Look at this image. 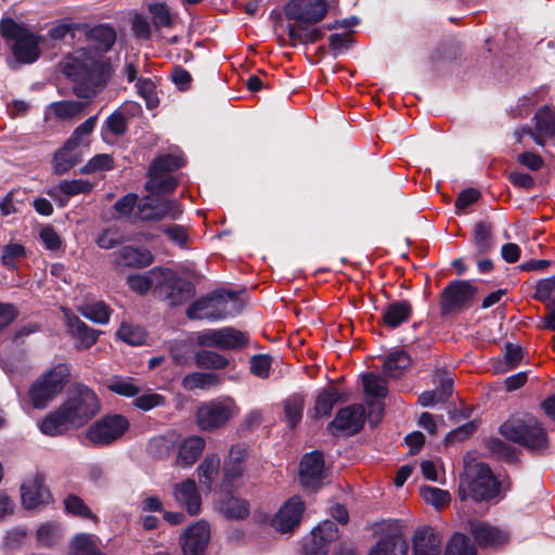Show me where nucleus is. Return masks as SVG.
I'll use <instances>...</instances> for the list:
<instances>
[{"label":"nucleus","instance_id":"nucleus-1","mask_svg":"<svg viewBox=\"0 0 555 555\" xmlns=\"http://www.w3.org/2000/svg\"><path fill=\"white\" fill-rule=\"evenodd\" d=\"M63 73L73 82V92L76 96L91 99L107 85L112 66L108 61L83 51L78 56L66 59Z\"/></svg>","mask_w":555,"mask_h":555},{"label":"nucleus","instance_id":"nucleus-2","mask_svg":"<svg viewBox=\"0 0 555 555\" xmlns=\"http://www.w3.org/2000/svg\"><path fill=\"white\" fill-rule=\"evenodd\" d=\"M499 433L507 441L524 447L530 453L543 454L550 447L543 424L530 413L509 416L500 425Z\"/></svg>","mask_w":555,"mask_h":555},{"label":"nucleus","instance_id":"nucleus-3","mask_svg":"<svg viewBox=\"0 0 555 555\" xmlns=\"http://www.w3.org/2000/svg\"><path fill=\"white\" fill-rule=\"evenodd\" d=\"M70 369L66 363H57L37 377L28 389V398L35 409H46L68 383Z\"/></svg>","mask_w":555,"mask_h":555},{"label":"nucleus","instance_id":"nucleus-4","mask_svg":"<svg viewBox=\"0 0 555 555\" xmlns=\"http://www.w3.org/2000/svg\"><path fill=\"white\" fill-rule=\"evenodd\" d=\"M0 35L4 40L14 41L12 53L15 60L23 64H31L40 56V39L25 25L12 17L0 21Z\"/></svg>","mask_w":555,"mask_h":555},{"label":"nucleus","instance_id":"nucleus-5","mask_svg":"<svg viewBox=\"0 0 555 555\" xmlns=\"http://www.w3.org/2000/svg\"><path fill=\"white\" fill-rule=\"evenodd\" d=\"M501 491V482L495 478L487 463L476 464V475L472 478H461L457 494L461 501L470 496L475 502H489Z\"/></svg>","mask_w":555,"mask_h":555},{"label":"nucleus","instance_id":"nucleus-6","mask_svg":"<svg viewBox=\"0 0 555 555\" xmlns=\"http://www.w3.org/2000/svg\"><path fill=\"white\" fill-rule=\"evenodd\" d=\"M63 404L73 417L75 427L88 424L101 409V402L95 391L78 382L72 384Z\"/></svg>","mask_w":555,"mask_h":555},{"label":"nucleus","instance_id":"nucleus-7","mask_svg":"<svg viewBox=\"0 0 555 555\" xmlns=\"http://www.w3.org/2000/svg\"><path fill=\"white\" fill-rule=\"evenodd\" d=\"M158 279L157 286L153 289L154 296L170 307L181 306L195 295V285L171 269L162 267Z\"/></svg>","mask_w":555,"mask_h":555},{"label":"nucleus","instance_id":"nucleus-8","mask_svg":"<svg viewBox=\"0 0 555 555\" xmlns=\"http://www.w3.org/2000/svg\"><path fill=\"white\" fill-rule=\"evenodd\" d=\"M477 293V286L469 280L450 281L440 293L441 317H448L467 310L472 307Z\"/></svg>","mask_w":555,"mask_h":555},{"label":"nucleus","instance_id":"nucleus-9","mask_svg":"<svg viewBox=\"0 0 555 555\" xmlns=\"http://www.w3.org/2000/svg\"><path fill=\"white\" fill-rule=\"evenodd\" d=\"M129 428L130 422L125 415L106 414L88 428L86 436L96 447H108L119 440Z\"/></svg>","mask_w":555,"mask_h":555},{"label":"nucleus","instance_id":"nucleus-10","mask_svg":"<svg viewBox=\"0 0 555 555\" xmlns=\"http://www.w3.org/2000/svg\"><path fill=\"white\" fill-rule=\"evenodd\" d=\"M236 414L232 399H215L202 403L196 410V424L204 431H215L224 427Z\"/></svg>","mask_w":555,"mask_h":555},{"label":"nucleus","instance_id":"nucleus-11","mask_svg":"<svg viewBox=\"0 0 555 555\" xmlns=\"http://www.w3.org/2000/svg\"><path fill=\"white\" fill-rule=\"evenodd\" d=\"M328 472L322 451L305 453L299 462L298 481L308 493H318L326 483Z\"/></svg>","mask_w":555,"mask_h":555},{"label":"nucleus","instance_id":"nucleus-12","mask_svg":"<svg viewBox=\"0 0 555 555\" xmlns=\"http://www.w3.org/2000/svg\"><path fill=\"white\" fill-rule=\"evenodd\" d=\"M326 0H289L284 5L287 21H295L300 30L322 22L328 12Z\"/></svg>","mask_w":555,"mask_h":555},{"label":"nucleus","instance_id":"nucleus-13","mask_svg":"<svg viewBox=\"0 0 555 555\" xmlns=\"http://www.w3.org/2000/svg\"><path fill=\"white\" fill-rule=\"evenodd\" d=\"M138 212L142 221H162L165 218L177 220L182 216L183 207L177 199L147 194L138 205Z\"/></svg>","mask_w":555,"mask_h":555},{"label":"nucleus","instance_id":"nucleus-14","mask_svg":"<svg viewBox=\"0 0 555 555\" xmlns=\"http://www.w3.org/2000/svg\"><path fill=\"white\" fill-rule=\"evenodd\" d=\"M209 541L210 526L203 519L188 526L179 537L183 555H207Z\"/></svg>","mask_w":555,"mask_h":555},{"label":"nucleus","instance_id":"nucleus-15","mask_svg":"<svg viewBox=\"0 0 555 555\" xmlns=\"http://www.w3.org/2000/svg\"><path fill=\"white\" fill-rule=\"evenodd\" d=\"M64 318L66 333L74 339L76 350L90 349L102 334V331L89 326L68 308L64 309Z\"/></svg>","mask_w":555,"mask_h":555},{"label":"nucleus","instance_id":"nucleus-16","mask_svg":"<svg viewBox=\"0 0 555 555\" xmlns=\"http://www.w3.org/2000/svg\"><path fill=\"white\" fill-rule=\"evenodd\" d=\"M306 504L300 495L291 496L272 519V526L282 533L293 532L301 522Z\"/></svg>","mask_w":555,"mask_h":555},{"label":"nucleus","instance_id":"nucleus-17","mask_svg":"<svg viewBox=\"0 0 555 555\" xmlns=\"http://www.w3.org/2000/svg\"><path fill=\"white\" fill-rule=\"evenodd\" d=\"M365 423V410L362 404L353 403L341 408L336 412L333 421L327 424V431L332 435L335 430H350L358 434L363 429Z\"/></svg>","mask_w":555,"mask_h":555},{"label":"nucleus","instance_id":"nucleus-18","mask_svg":"<svg viewBox=\"0 0 555 555\" xmlns=\"http://www.w3.org/2000/svg\"><path fill=\"white\" fill-rule=\"evenodd\" d=\"M44 482V475L36 473L33 478L22 483L21 498L22 504L26 509H34L50 503L52 495Z\"/></svg>","mask_w":555,"mask_h":555},{"label":"nucleus","instance_id":"nucleus-19","mask_svg":"<svg viewBox=\"0 0 555 555\" xmlns=\"http://www.w3.org/2000/svg\"><path fill=\"white\" fill-rule=\"evenodd\" d=\"M311 535L302 555H326L330 544L339 538L338 527L332 520H324L311 531Z\"/></svg>","mask_w":555,"mask_h":555},{"label":"nucleus","instance_id":"nucleus-20","mask_svg":"<svg viewBox=\"0 0 555 555\" xmlns=\"http://www.w3.org/2000/svg\"><path fill=\"white\" fill-rule=\"evenodd\" d=\"M153 254L146 248L126 245L114 253V264L116 267L142 269L152 264Z\"/></svg>","mask_w":555,"mask_h":555},{"label":"nucleus","instance_id":"nucleus-21","mask_svg":"<svg viewBox=\"0 0 555 555\" xmlns=\"http://www.w3.org/2000/svg\"><path fill=\"white\" fill-rule=\"evenodd\" d=\"M533 119L535 120L534 129L528 128L525 131L538 145L544 146L545 139L555 135V109L544 105L537 111Z\"/></svg>","mask_w":555,"mask_h":555},{"label":"nucleus","instance_id":"nucleus-22","mask_svg":"<svg viewBox=\"0 0 555 555\" xmlns=\"http://www.w3.org/2000/svg\"><path fill=\"white\" fill-rule=\"evenodd\" d=\"M81 162V149L65 141L64 144L53 153L51 162L52 172L56 176H63Z\"/></svg>","mask_w":555,"mask_h":555},{"label":"nucleus","instance_id":"nucleus-23","mask_svg":"<svg viewBox=\"0 0 555 555\" xmlns=\"http://www.w3.org/2000/svg\"><path fill=\"white\" fill-rule=\"evenodd\" d=\"M494 227L488 220H479L475 223L472 234V243L475 247L473 258L491 254L495 249Z\"/></svg>","mask_w":555,"mask_h":555},{"label":"nucleus","instance_id":"nucleus-24","mask_svg":"<svg viewBox=\"0 0 555 555\" xmlns=\"http://www.w3.org/2000/svg\"><path fill=\"white\" fill-rule=\"evenodd\" d=\"M470 533L475 542L481 547H499L509 541V535L487 522H478L472 527Z\"/></svg>","mask_w":555,"mask_h":555},{"label":"nucleus","instance_id":"nucleus-25","mask_svg":"<svg viewBox=\"0 0 555 555\" xmlns=\"http://www.w3.org/2000/svg\"><path fill=\"white\" fill-rule=\"evenodd\" d=\"M412 315L413 307L409 300H395L385 307L378 323L390 330H395L409 322Z\"/></svg>","mask_w":555,"mask_h":555},{"label":"nucleus","instance_id":"nucleus-26","mask_svg":"<svg viewBox=\"0 0 555 555\" xmlns=\"http://www.w3.org/2000/svg\"><path fill=\"white\" fill-rule=\"evenodd\" d=\"M441 540L430 526L418 527L413 534V555H439Z\"/></svg>","mask_w":555,"mask_h":555},{"label":"nucleus","instance_id":"nucleus-27","mask_svg":"<svg viewBox=\"0 0 555 555\" xmlns=\"http://www.w3.org/2000/svg\"><path fill=\"white\" fill-rule=\"evenodd\" d=\"M75 427V422L62 403L55 411L49 413L40 424V430L47 436H59Z\"/></svg>","mask_w":555,"mask_h":555},{"label":"nucleus","instance_id":"nucleus-28","mask_svg":"<svg viewBox=\"0 0 555 555\" xmlns=\"http://www.w3.org/2000/svg\"><path fill=\"white\" fill-rule=\"evenodd\" d=\"M173 494L177 502L184 506L191 516H195L199 513L202 499L194 480L186 479L177 483Z\"/></svg>","mask_w":555,"mask_h":555},{"label":"nucleus","instance_id":"nucleus-29","mask_svg":"<svg viewBox=\"0 0 555 555\" xmlns=\"http://www.w3.org/2000/svg\"><path fill=\"white\" fill-rule=\"evenodd\" d=\"M248 452L246 447L234 444L229 451L228 457L223 463L224 481H234L243 476L246 468Z\"/></svg>","mask_w":555,"mask_h":555},{"label":"nucleus","instance_id":"nucleus-30","mask_svg":"<svg viewBox=\"0 0 555 555\" xmlns=\"http://www.w3.org/2000/svg\"><path fill=\"white\" fill-rule=\"evenodd\" d=\"M222 296L219 293H208L199 299L193 301L186 309L185 314L190 320H220L228 317V312H210V305L214 300H220Z\"/></svg>","mask_w":555,"mask_h":555},{"label":"nucleus","instance_id":"nucleus-31","mask_svg":"<svg viewBox=\"0 0 555 555\" xmlns=\"http://www.w3.org/2000/svg\"><path fill=\"white\" fill-rule=\"evenodd\" d=\"M146 177L144 189L150 195L158 197L171 195L179 185V179L172 175L153 173L147 169Z\"/></svg>","mask_w":555,"mask_h":555},{"label":"nucleus","instance_id":"nucleus-32","mask_svg":"<svg viewBox=\"0 0 555 555\" xmlns=\"http://www.w3.org/2000/svg\"><path fill=\"white\" fill-rule=\"evenodd\" d=\"M219 511L227 519L244 520L250 514V505L247 500L227 493L219 501Z\"/></svg>","mask_w":555,"mask_h":555},{"label":"nucleus","instance_id":"nucleus-33","mask_svg":"<svg viewBox=\"0 0 555 555\" xmlns=\"http://www.w3.org/2000/svg\"><path fill=\"white\" fill-rule=\"evenodd\" d=\"M205 440L199 436L186 438L178 449L177 464L181 467L192 466L202 455Z\"/></svg>","mask_w":555,"mask_h":555},{"label":"nucleus","instance_id":"nucleus-34","mask_svg":"<svg viewBox=\"0 0 555 555\" xmlns=\"http://www.w3.org/2000/svg\"><path fill=\"white\" fill-rule=\"evenodd\" d=\"M82 29L89 40L98 43V49L102 52L112 50L116 42V30L108 24H99L93 27L83 24Z\"/></svg>","mask_w":555,"mask_h":555},{"label":"nucleus","instance_id":"nucleus-35","mask_svg":"<svg viewBox=\"0 0 555 555\" xmlns=\"http://www.w3.org/2000/svg\"><path fill=\"white\" fill-rule=\"evenodd\" d=\"M369 555H409V543L401 533L382 538Z\"/></svg>","mask_w":555,"mask_h":555},{"label":"nucleus","instance_id":"nucleus-36","mask_svg":"<svg viewBox=\"0 0 555 555\" xmlns=\"http://www.w3.org/2000/svg\"><path fill=\"white\" fill-rule=\"evenodd\" d=\"M160 272L162 267H154L153 269L142 274H129L126 279V284L133 293L140 296H144L152 288L155 289L159 280L158 278Z\"/></svg>","mask_w":555,"mask_h":555},{"label":"nucleus","instance_id":"nucleus-37","mask_svg":"<svg viewBox=\"0 0 555 555\" xmlns=\"http://www.w3.org/2000/svg\"><path fill=\"white\" fill-rule=\"evenodd\" d=\"M411 363L410 354L403 349H398L387 354L383 363V372L388 377L397 379L403 375Z\"/></svg>","mask_w":555,"mask_h":555},{"label":"nucleus","instance_id":"nucleus-38","mask_svg":"<svg viewBox=\"0 0 555 555\" xmlns=\"http://www.w3.org/2000/svg\"><path fill=\"white\" fill-rule=\"evenodd\" d=\"M220 377L212 372H193L186 374L181 380V387L186 391L196 389H210L220 385Z\"/></svg>","mask_w":555,"mask_h":555},{"label":"nucleus","instance_id":"nucleus-39","mask_svg":"<svg viewBox=\"0 0 555 555\" xmlns=\"http://www.w3.org/2000/svg\"><path fill=\"white\" fill-rule=\"evenodd\" d=\"M186 164L182 154H159L150 164L149 168L153 173L171 175L183 168Z\"/></svg>","mask_w":555,"mask_h":555},{"label":"nucleus","instance_id":"nucleus-40","mask_svg":"<svg viewBox=\"0 0 555 555\" xmlns=\"http://www.w3.org/2000/svg\"><path fill=\"white\" fill-rule=\"evenodd\" d=\"M343 400V395L335 388L323 389L314 401V417H327L332 414L334 405Z\"/></svg>","mask_w":555,"mask_h":555},{"label":"nucleus","instance_id":"nucleus-41","mask_svg":"<svg viewBox=\"0 0 555 555\" xmlns=\"http://www.w3.org/2000/svg\"><path fill=\"white\" fill-rule=\"evenodd\" d=\"M67 555H105L96 545L94 535L77 533L69 543Z\"/></svg>","mask_w":555,"mask_h":555},{"label":"nucleus","instance_id":"nucleus-42","mask_svg":"<svg viewBox=\"0 0 555 555\" xmlns=\"http://www.w3.org/2000/svg\"><path fill=\"white\" fill-rule=\"evenodd\" d=\"M485 447L498 460L504 461L508 464L519 462L518 451L516 448L500 438H489L485 441Z\"/></svg>","mask_w":555,"mask_h":555},{"label":"nucleus","instance_id":"nucleus-43","mask_svg":"<svg viewBox=\"0 0 555 555\" xmlns=\"http://www.w3.org/2000/svg\"><path fill=\"white\" fill-rule=\"evenodd\" d=\"M217 341L219 349L232 350L246 347L248 337L245 333L234 327H223L220 328V334H217Z\"/></svg>","mask_w":555,"mask_h":555},{"label":"nucleus","instance_id":"nucleus-44","mask_svg":"<svg viewBox=\"0 0 555 555\" xmlns=\"http://www.w3.org/2000/svg\"><path fill=\"white\" fill-rule=\"evenodd\" d=\"M283 405L288 427L291 429L296 428L302 418L305 408L304 396L300 393H294L284 400Z\"/></svg>","mask_w":555,"mask_h":555},{"label":"nucleus","instance_id":"nucleus-45","mask_svg":"<svg viewBox=\"0 0 555 555\" xmlns=\"http://www.w3.org/2000/svg\"><path fill=\"white\" fill-rule=\"evenodd\" d=\"M176 449V442L172 437L155 436L151 438L146 446V452L155 460H164L170 456Z\"/></svg>","mask_w":555,"mask_h":555},{"label":"nucleus","instance_id":"nucleus-46","mask_svg":"<svg viewBox=\"0 0 555 555\" xmlns=\"http://www.w3.org/2000/svg\"><path fill=\"white\" fill-rule=\"evenodd\" d=\"M195 365L203 370H222L228 366L229 360L224 356L206 349L195 353Z\"/></svg>","mask_w":555,"mask_h":555},{"label":"nucleus","instance_id":"nucleus-47","mask_svg":"<svg viewBox=\"0 0 555 555\" xmlns=\"http://www.w3.org/2000/svg\"><path fill=\"white\" fill-rule=\"evenodd\" d=\"M362 384L364 392L376 399H385L388 395V382L375 373L363 374Z\"/></svg>","mask_w":555,"mask_h":555},{"label":"nucleus","instance_id":"nucleus-48","mask_svg":"<svg viewBox=\"0 0 555 555\" xmlns=\"http://www.w3.org/2000/svg\"><path fill=\"white\" fill-rule=\"evenodd\" d=\"M98 117L99 115L95 114L87 118L82 124L74 129L70 137L66 141L79 149L81 145L88 146L90 143L88 138L91 135L96 126Z\"/></svg>","mask_w":555,"mask_h":555},{"label":"nucleus","instance_id":"nucleus-49","mask_svg":"<svg viewBox=\"0 0 555 555\" xmlns=\"http://www.w3.org/2000/svg\"><path fill=\"white\" fill-rule=\"evenodd\" d=\"M152 17V24L156 29L171 28L173 26L172 15L165 2H152L147 5Z\"/></svg>","mask_w":555,"mask_h":555},{"label":"nucleus","instance_id":"nucleus-50","mask_svg":"<svg viewBox=\"0 0 555 555\" xmlns=\"http://www.w3.org/2000/svg\"><path fill=\"white\" fill-rule=\"evenodd\" d=\"M444 555H477V551L466 534L456 532L447 545Z\"/></svg>","mask_w":555,"mask_h":555},{"label":"nucleus","instance_id":"nucleus-51","mask_svg":"<svg viewBox=\"0 0 555 555\" xmlns=\"http://www.w3.org/2000/svg\"><path fill=\"white\" fill-rule=\"evenodd\" d=\"M220 468V459L217 454H207L197 467L199 481L208 487L212 483Z\"/></svg>","mask_w":555,"mask_h":555},{"label":"nucleus","instance_id":"nucleus-52","mask_svg":"<svg viewBox=\"0 0 555 555\" xmlns=\"http://www.w3.org/2000/svg\"><path fill=\"white\" fill-rule=\"evenodd\" d=\"M64 507L67 514L72 516L99 521L96 515L86 505L83 500L76 494H68L64 500Z\"/></svg>","mask_w":555,"mask_h":555},{"label":"nucleus","instance_id":"nucleus-53","mask_svg":"<svg viewBox=\"0 0 555 555\" xmlns=\"http://www.w3.org/2000/svg\"><path fill=\"white\" fill-rule=\"evenodd\" d=\"M116 337L128 345L140 346L145 343L146 333L139 325L124 322L117 330Z\"/></svg>","mask_w":555,"mask_h":555},{"label":"nucleus","instance_id":"nucleus-54","mask_svg":"<svg viewBox=\"0 0 555 555\" xmlns=\"http://www.w3.org/2000/svg\"><path fill=\"white\" fill-rule=\"evenodd\" d=\"M80 313L88 320L98 324H107L112 309L104 301L87 305L80 309Z\"/></svg>","mask_w":555,"mask_h":555},{"label":"nucleus","instance_id":"nucleus-55","mask_svg":"<svg viewBox=\"0 0 555 555\" xmlns=\"http://www.w3.org/2000/svg\"><path fill=\"white\" fill-rule=\"evenodd\" d=\"M132 378H125L121 376H114L107 384V389L116 395L126 398H135L140 391V386L133 384Z\"/></svg>","mask_w":555,"mask_h":555},{"label":"nucleus","instance_id":"nucleus-56","mask_svg":"<svg viewBox=\"0 0 555 555\" xmlns=\"http://www.w3.org/2000/svg\"><path fill=\"white\" fill-rule=\"evenodd\" d=\"M87 105L80 101H59L53 103V112L59 119H70L79 116Z\"/></svg>","mask_w":555,"mask_h":555},{"label":"nucleus","instance_id":"nucleus-57","mask_svg":"<svg viewBox=\"0 0 555 555\" xmlns=\"http://www.w3.org/2000/svg\"><path fill=\"white\" fill-rule=\"evenodd\" d=\"M135 87L139 95L144 99L147 109H153L158 106L159 99L156 93V86L151 78L140 77Z\"/></svg>","mask_w":555,"mask_h":555},{"label":"nucleus","instance_id":"nucleus-58","mask_svg":"<svg viewBox=\"0 0 555 555\" xmlns=\"http://www.w3.org/2000/svg\"><path fill=\"white\" fill-rule=\"evenodd\" d=\"M114 168V158L109 154H96L83 165L79 172L91 175L98 171H107Z\"/></svg>","mask_w":555,"mask_h":555},{"label":"nucleus","instance_id":"nucleus-59","mask_svg":"<svg viewBox=\"0 0 555 555\" xmlns=\"http://www.w3.org/2000/svg\"><path fill=\"white\" fill-rule=\"evenodd\" d=\"M421 495L426 503L437 508L449 504L451 501L449 491L431 486H423L421 488Z\"/></svg>","mask_w":555,"mask_h":555},{"label":"nucleus","instance_id":"nucleus-60","mask_svg":"<svg viewBox=\"0 0 555 555\" xmlns=\"http://www.w3.org/2000/svg\"><path fill=\"white\" fill-rule=\"evenodd\" d=\"M167 403V399L165 396L157 392H146L141 396H137L132 405L143 412H149L158 406H165Z\"/></svg>","mask_w":555,"mask_h":555},{"label":"nucleus","instance_id":"nucleus-61","mask_svg":"<svg viewBox=\"0 0 555 555\" xmlns=\"http://www.w3.org/2000/svg\"><path fill=\"white\" fill-rule=\"evenodd\" d=\"M36 535L40 545L53 547L61 539V530L57 525L47 522L37 529Z\"/></svg>","mask_w":555,"mask_h":555},{"label":"nucleus","instance_id":"nucleus-62","mask_svg":"<svg viewBox=\"0 0 555 555\" xmlns=\"http://www.w3.org/2000/svg\"><path fill=\"white\" fill-rule=\"evenodd\" d=\"M92 189L93 184L82 179L63 180L57 185V190L67 196L87 194L90 193Z\"/></svg>","mask_w":555,"mask_h":555},{"label":"nucleus","instance_id":"nucleus-63","mask_svg":"<svg viewBox=\"0 0 555 555\" xmlns=\"http://www.w3.org/2000/svg\"><path fill=\"white\" fill-rule=\"evenodd\" d=\"M25 256L26 249L22 244L9 243L2 249L1 263L5 268L14 270L17 268L16 259Z\"/></svg>","mask_w":555,"mask_h":555},{"label":"nucleus","instance_id":"nucleus-64","mask_svg":"<svg viewBox=\"0 0 555 555\" xmlns=\"http://www.w3.org/2000/svg\"><path fill=\"white\" fill-rule=\"evenodd\" d=\"M555 292V274L545 279H541L535 283L534 294L532 298L547 304L552 300V294Z\"/></svg>","mask_w":555,"mask_h":555}]
</instances>
